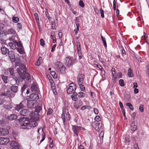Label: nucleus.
<instances>
[{
    "label": "nucleus",
    "instance_id": "50",
    "mask_svg": "<svg viewBox=\"0 0 149 149\" xmlns=\"http://www.w3.org/2000/svg\"><path fill=\"white\" fill-rule=\"evenodd\" d=\"M139 109L141 112L143 111V105H141L139 107Z\"/></svg>",
    "mask_w": 149,
    "mask_h": 149
},
{
    "label": "nucleus",
    "instance_id": "9",
    "mask_svg": "<svg viewBox=\"0 0 149 149\" xmlns=\"http://www.w3.org/2000/svg\"><path fill=\"white\" fill-rule=\"evenodd\" d=\"M81 128V127L80 126H72V129L74 134L76 136H78V134L77 132Z\"/></svg>",
    "mask_w": 149,
    "mask_h": 149
},
{
    "label": "nucleus",
    "instance_id": "44",
    "mask_svg": "<svg viewBox=\"0 0 149 149\" xmlns=\"http://www.w3.org/2000/svg\"><path fill=\"white\" fill-rule=\"evenodd\" d=\"M83 84H79L80 86V88L81 89V90L82 91H84L85 90V88L84 86L82 85Z\"/></svg>",
    "mask_w": 149,
    "mask_h": 149
},
{
    "label": "nucleus",
    "instance_id": "23",
    "mask_svg": "<svg viewBox=\"0 0 149 149\" xmlns=\"http://www.w3.org/2000/svg\"><path fill=\"white\" fill-rule=\"evenodd\" d=\"M31 88L33 92H36L38 89L37 86L34 84H32Z\"/></svg>",
    "mask_w": 149,
    "mask_h": 149
},
{
    "label": "nucleus",
    "instance_id": "46",
    "mask_svg": "<svg viewBox=\"0 0 149 149\" xmlns=\"http://www.w3.org/2000/svg\"><path fill=\"white\" fill-rule=\"evenodd\" d=\"M79 5L81 7H84V4L82 0H80L79 1Z\"/></svg>",
    "mask_w": 149,
    "mask_h": 149
},
{
    "label": "nucleus",
    "instance_id": "14",
    "mask_svg": "<svg viewBox=\"0 0 149 149\" xmlns=\"http://www.w3.org/2000/svg\"><path fill=\"white\" fill-rule=\"evenodd\" d=\"M75 89V86H70L69 88L67 90V92L68 94H71Z\"/></svg>",
    "mask_w": 149,
    "mask_h": 149
},
{
    "label": "nucleus",
    "instance_id": "41",
    "mask_svg": "<svg viewBox=\"0 0 149 149\" xmlns=\"http://www.w3.org/2000/svg\"><path fill=\"white\" fill-rule=\"evenodd\" d=\"M100 11L101 13V16L102 18L104 17V11L102 9H100Z\"/></svg>",
    "mask_w": 149,
    "mask_h": 149
},
{
    "label": "nucleus",
    "instance_id": "38",
    "mask_svg": "<svg viewBox=\"0 0 149 149\" xmlns=\"http://www.w3.org/2000/svg\"><path fill=\"white\" fill-rule=\"evenodd\" d=\"M50 73L53 76V77L54 78H57V76L56 74V72L54 71H52L50 72Z\"/></svg>",
    "mask_w": 149,
    "mask_h": 149
},
{
    "label": "nucleus",
    "instance_id": "35",
    "mask_svg": "<svg viewBox=\"0 0 149 149\" xmlns=\"http://www.w3.org/2000/svg\"><path fill=\"white\" fill-rule=\"evenodd\" d=\"M12 20L13 22L17 23L19 21V19L17 17H13L12 18Z\"/></svg>",
    "mask_w": 149,
    "mask_h": 149
},
{
    "label": "nucleus",
    "instance_id": "13",
    "mask_svg": "<svg viewBox=\"0 0 149 149\" xmlns=\"http://www.w3.org/2000/svg\"><path fill=\"white\" fill-rule=\"evenodd\" d=\"M8 55L11 61H14L15 59V56L14 53L12 51H8Z\"/></svg>",
    "mask_w": 149,
    "mask_h": 149
},
{
    "label": "nucleus",
    "instance_id": "36",
    "mask_svg": "<svg viewBox=\"0 0 149 149\" xmlns=\"http://www.w3.org/2000/svg\"><path fill=\"white\" fill-rule=\"evenodd\" d=\"M17 72L21 78H24L23 74H22V73L20 70L19 69L17 70Z\"/></svg>",
    "mask_w": 149,
    "mask_h": 149
},
{
    "label": "nucleus",
    "instance_id": "47",
    "mask_svg": "<svg viewBox=\"0 0 149 149\" xmlns=\"http://www.w3.org/2000/svg\"><path fill=\"white\" fill-rule=\"evenodd\" d=\"M53 91L55 95H56L57 94L56 90V89L55 87V86H52V87Z\"/></svg>",
    "mask_w": 149,
    "mask_h": 149
},
{
    "label": "nucleus",
    "instance_id": "60",
    "mask_svg": "<svg viewBox=\"0 0 149 149\" xmlns=\"http://www.w3.org/2000/svg\"><path fill=\"white\" fill-rule=\"evenodd\" d=\"M3 34V31L1 29H0V36H2Z\"/></svg>",
    "mask_w": 149,
    "mask_h": 149
},
{
    "label": "nucleus",
    "instance_id": "54",
    "mask_svg": "<svg viewBox=\"0 0 149 149\" xmlns=\"http://www.w3.org/2000/svg\"><path fill=\"white\" fill-rule=\"evenodd\" d=\"M13 78L15 81L16 83L18 81V83H19V81H18V79L17 77H14Z\"/></svg>",
    "mask_w": 149,
    "mask_h": 149
},
{
    "label": "nucleus",
    "instance_id": "45",
    "mask_svg": "<svg viewBox=\"0 0 149 149\" xmlns=\"http://www.w3.org/2000/svg\"><path fill=\"white\" fill-rule=\"evenodd\" d=\"M40 44L42 46L44 47L45 45V42L44 40L43 39H41L40 40Z\"/></svg>",
    "mask_w": 149,
    "mask_h": 149
},
{
    "label": "nucleus",
    "instance_id": "24",
    "mask_svg": "<svg viewBox=\"0 0 149 149\" xmlns=\"http://www.w3.org/2000/svg\"><path fill=\"white\" fill-rule=\"evenodd\" d=\"M77 52L78 56L79 57V59H81L82 58V56L81 48H79L77 49Z\"/></svg>",
    "mask_w": 149,
    "mask_h": 149
},
{
    "label": "nucleus",
    "instance_id": "61",
    "mask_svg": "<svg viewBox=\"0 0 149 149\" xmlns=\"http://www.w3.org/2000/svg\"><path fill=\"white\" fill-rule=\"evenodd\" d=\"M45 134H44L43 135V137L42 139L40 141V143L42 142V141H43L45 139Z\"/></svg>",
    "mask_w": 149,
    "mask_h": 149
},
{
    "label": "nucleus",
    "instance_id": "55",
    "mask_svg": "<svg viewBox=\"0 0 149 149\" xmlns=\"http://www.w3.org/2000/svg\"><path fill=\"white\" fill-rule=\"evenodd\" d=\"M56 46V44H54L53 45L52 47V48L51 51V52H53L55 50V48Z\"/></svg>",
    "mask_w": 149,
    "mask_h": 149
},
{
    "label": "nucleus",
    "instance_id": "37",
    "mask_svg": "<svg viewBox=\"0 0 149 149\" xmlns=\"http://www.w3.org/2000/svg\"><path fill=\"white\" fill-rule=\"evenodd\" d=\"M78 96L80 98L84 97L85 96V94L83 92H80L78 94Z\"/></svg>",
    "mask_w": 149,
    "mask_h": 149
},
{
    "label": "nucleus",
    "instance_id": "33",
    "mask_svg": "<svg viewBox=\"0 0 149 149\" xmlns=\"http://www.w3.org/2000/svg\"><path fill=\"white\" fill-rule=\"evenodd\" d=\"M34 16L37 24H39V19L38 14L37 13H35L34 14Z\"/></svg>",
    "mask_w": 149,
    "mask_h": 149
},
{
    "label": "nucleus",
    "instance_id": "22",
    "mask_svg": "<svg viewBox=\"0 0 149 149\" xmlns=\"http://www.w3.org/2000/svg\"><path fill=\"white\" fill-rule=\"evenodd\" d=\"M1 77L4 83L6 84L8 82V77L7 76L2 74L1 76Z\"/></svg>",
    "mask_w": 149,
    "mask_h": 149
},
{
    "label": "nucleus",
    "instance_id": "20",
    "mask_svg": "<svg viewBox=\"0 0 149 149\" xmlns=\"http://www.w3.org/2000/svg\"><path fill=\"white\" fill-rule=\"evenodd\" d=\"M17 116L16 114H11L8 117V119L10 120H15L17 119Z\"/></svg>",
    "mask_w": 149,
    "mask_h": 149
},
{
    "label": "nucleus",
    "instance_id": "6",
    "mask_svg": "<svg viewBox=\"0 0 149 149\" xmlns=\"http://www.w3.org/2000/svg\"><path fill=\"white\" fill-rule=\"evenodd\" d=\"M10 146L12 147L11 149H19V144L15 141H13L11 142Z\"/></svg>",
    "mask_w": 149,
    "mask_h": 149
},
{
    "label": "nucleus",
    "instance_id": "31",
    "mask_svg": "<svg viewBox=\"0 0 149 149\" xmlns=\"http://www.w3.org/2000/svg\"><path fill=\"white\" fill-rule=\"evenodd\" d=\"M120 49L121 50V54L123 57H124V56L126 55V52L123 47H120Z\"/></svg>",
    "mask_w": 149,
    "mask_h": 149
},
{
    "label": "nucleus",
    "instance_id": "2",
    "mask_svg": "<svg viewBox=\"0 0 149 149\" xmlns=\"http://www.w3.org/2000/svg\"><path fill=\"white\" fill-rule=\"evenodd\" d=\"M29 118H22V121L20 122V125L22 126H26L29 125Z\"/></svg>",
    "mask_w": 149,
    "mask_h": 149
},
{
    "label": "nucleus",
    "instance_id": "34",
    "mask_svg": "<svg viewBox=\"0 0 149 149\" xmlns=\"http://www.w3.org/2000/svg\"><path fill=\"white\" fill-rule=\"evenodd\" d=\"M126 105L127 106L129 107L132 111L134 109L133 106L130 103H127L126 104Z\"/></svg>",
    "mask_w": 149,
    "mask_h": 149
},
{
    "label": "nucleus",
    "instance_id": "29",
    "mask_svg": "<svg viewBox=\"0 0 149 149\" xmlns=\"http://www.w3.org/2000/svg\"><path fill=\"white\" fill-rule=\"evenodd\" d=\"M8 34H14L15 32V31L12 29H8L7 31Z\"/></svg>",
    "mask_w": 149,
    "mask_h": 149
},
{
    "label": "nucleus",
    "instance_id": "5",
    "mask_svg": "<svg viewBox=\"0 0 149 149\" xmlns=\"http://www.w3.org/2000/svg\"><path fill=\"white\" fill-rule=\"evenodd\" d=\"M84 76L82 74H79L77 77V81L79 84H83Z\"/></svg>",
    "mask_w": 149,
    "mask_h": 149
},
{
    "label": "nucleus",
    "instance_id": "7",
    "mask_svg": "<svg viewBox=\"0 0 149 149\" xmlns=\"http://www.w3.org/2000/svg\"><path fill=\"white\" fill-rule=\"evenodd\" d=\"M24 103V102L23 101L21 102L19 104H17L15 107V109L17 111H18L20 109H23L24 107V104H23Z\"/></svg>",
    "mask_w": 149,
    "mask_h": 149
},
{
    "label": "nucleus",
    "instance_id": "48",
    "mask_svg": "<svg viewBox=\"0 0 149 149\" xmlns=\"http://www.w3.org/2000/svg\"><path fill=\"white\" fill-rule=\"evenodd\" d=\"M119 105L120 106V107L122 109V112H123V111H125L124 109H123V104L121 102H119Z\"/></svg>",
    "mask_w": 149,
    "mask_h": 149
},
{
    "label": "nucleus",
    "instance_id": "52",
    "mask_svg": "<svg viewBox=\"0 0 149 149\" xmlns=\"http://www.w3.org/2000/svg\"><path fill=\"white\" fill-rule=\"evenodd\" d=\"M36 112H39L42 109V108L40 106H38L36 108Z\"/></svg>",
    "mask_w": 149,
    "mask_h": 149
},
{
    "label": "nucleus",
    "instance_id": "63",
    "mask_svg": "<svg viewBox=\"0 0 149 149\" xmlns=\"http://www.w3.org/2000/svg\"><path fill=\"white\" fill-rule=\"evenodd\" d=\"M133 84H134L133 87L134 88H136L137 87V84L136 83L134 82L133 83Z\"/></svg>",
    "mask_w": 149,
    "mask_h": 149
},
{
    "label": "nucleus",
    "instance_id": "4",
    "mask_svg": "<svg viewBox=\"0 0 149 149\" xmlns=\"http://www.w3.org/2000/svg\"><path fill=\"white\" fill-rule=\"evenodd\" d=\"M9 141L8 138L0 137V144L2 145H6Z\"/></svg>",
    "mask_w": 149,
    "mask_h": 149
},
{
    "label": "nucleus",
    "instance_id": "40",
    "mask_svg": "<svg viewBox=\"0 0 149 149\" xmlns=\"http://www.w3.org/2000/svg\"><path fill=\"white\" fill-rule=\"evenodd\" d=\"M136 115V113L135 112H133L132 115H131V121L132 122V119L134 120V117Z\"/></svg>",
    "mask_w": 149,
    "mask_h": 149
},
{
    "label": "nucleus",
    "instance_id": "59",
    "mask_svg": "<svg viewBox=\"0 0 149 149\" xmlns=\"http://www.w3.org/2000/svg\"><path fill=\"white\" fill-rule=\"evenodd\" d=\"M59 37L60 38H61L62 36V33L61 32H59L58 33Z\"/></svg>",
    "mask_w": 149,
    "mask_h": 149
},
{
    "label": "nucleus",
    "instance_id": "17",
    "mask_svg": "<svg viewBox=\"0 0 149 149\" xmlns=\"http://www.w3.org/2000/svg\"><path fill=\"white\" fill-rule=\"evenodd\" d=\"M65 64L68 66H70L72 64V61L68 57H67L65 58Z\"/></svg>",
    "mask_w": 149,
    "mask_h": 149
},
{
    "label": "nucleus",
    "instance_id": "26",
    "mask_svg": "<svg viewBox=\"0 0 149 149\" xmlns=\"http://www.w3.org/2000/svg\"><path fill=\"white\" fill-rule=\"evenodd\" d=\"M8 45L12 49H14L16 48V45L13 42H9Z\"/></svg>",
    "mask_w": 149,
    "mask_h": 149
},
{
    "label": "nucleus",
    "instance_id": "64",
    "mask_svg": "<svg viewBox=\"0 0 149 149\" xmlns=\"http://www.w3.org/2000/svg\"><path fill=\"white\" fill-rule=\"evenodd\" d=\"M134 93L135 94L138 93V89L135 88L134 89Z\"/></svg>",
    "mask_w": 149,
    "mask_h": 149
},
{
    "label": "nucleus",
    "instance_id": "53",
    "mask_svg": "<svg viewBox=\"0 0 149 149\" xmlns=\"http://www.w3.org/2000/svg\"><path fill=\"white\" fill-rule=\"evenodd\" d=\"M51 36L52 37V38L53 39V42L54 43H55L56 42V38H55V37L54 36V35H51Z\"/></svg>",
    "mask_w": 149,
    "mask_h": 149
},
{
    "label": "nucleus",
    "instance_id": "21",
    "mask_svg": "<svg viewBox=\"0 0 149 149\" xmlns=\"http://www.w3.org/2000/svg\"><path fill=\"white\" fill-rule=\"evenodd\" d=\"M10 89L13 92L16 93L18 90V87L16 86H12L10 87Z\"/></svg>",
    "mask_w": 149,
    "mask_h": 149
},
{
    "label": "nucleus",
    "instance_id": "10",
    "mask_svg": "<svg viewBox=\"0 0 149 149\" xmlns=\"http://www.w3.org/2000/svg\"><path fill=\"white\" fill-rule=\"evenodd\" d=\"M63 65V64L60 62L56 61L55 63L56 69L57 71L59 72V69Z\"/></svg>",
    "mask_w": 149,
    "mask_h": 149
},
{
    "label": "nucleus",
    "instance_id": "49",
    "mask_svg": "<svg viewBox=\"0 0 149 149\" xmlns=\"http://www.w3.org/2000/svg\"><path fill=\"white\" fill-rule=\"evenodd\" d=\"M12 93V92L10 91H7L5 95L6 96H9L10 95H11Z\"/></svg>",
    "mask_w": 149,
    "mask_h": 149
},
{
    "label": "nucleus",
    "instance_id": "19",
    "mask_svg": "<svg viewBox=\"0 0 149 149\" xmlns=\"http://www.w3.org/2000/svg\"><path fill=\"white\" fill-rule=\"evenodd\" d=\"M24 78H21L23 79H25L27 80H29L30 78V76L29 73L27 72H25L23 74Z\"/></svg>",
    "mask_w": 149,
    "mask_h": 149
},
{
    "label": "nucleus",
    "instance_id": "43",
    "mask_svg": "<svg viewBox=\"0 0 149 149\" xmlns=\"http://www.w3.org/2000/svg\"><path fill=\"white\" fill-rule=\"evenodd\" d=\"M42 58L41 57H40L38 58L37 62V65L38 66H39L40 64V61L42 60Z\"/></svg>",
    "mask_w": 149,
    "mask_h": 149
},
{
    "label": "nucleus",
    "instance_id": "28",
    "mask_svg": "<svg viewBox=\"0 0 149 149\" xmlns=\"http://www.w3.org/2000/svg\"><path fill=\"white\" fill-rule=\"evenodd\" d=\"M19 70L23 71L24 72H25L26 70L25 67L23 64H22L20 65L19 66Z\"/></svg>",
    "mask_w": 149,
    "mask_h": 149
},
{
    "label": "nucleus",
    "instance_id": "15",
    "mask_svg": "<svg viewBox=\"0 0 149 149\" xmlns=\"http://www.w3.org/2000/svg\"><path fill=\"white\" fill-rule=\"evenodd\" d=\"M132 122L131 123V129L133 131H134L136 130L137 126L135 125V122H134V120L132 119Z\"/></svg>",
    "mask_w": 149,
    "mask_h": 149
},
{
    "label": "nucleus",
    "instance_id": "12",
    "mask_svg": "<svg viewBox=\"0 0 149 149\" xmlns=\"http://www.w3.org/2000/svg\"><path fill=\"white\" fill-rule=\"evenodd\" d=\"M30 98L32 99L36 100L39 99V97L37 94L33 93L30 95Z\"/></svg>",
    "mask_w": 149,
    "mask_h": 149
},
{
    "label": "nucleus",
    "instance_id": "1",
    "mask_svg": "<svg viewBox=\"0 0 149 149\" xmlns=\"http://www.w3.org/2000/svg\"><path fill=\"white\" fill-rule=\"evenodd\" d=\"M39 114L38 112H31L29 116L30 120H37L39 119Z\"/></svg>",
    "mask_w": 149,
    "mask_h": 149
},
{
    "label": "nucleus",
    "instance_id": "42",
    "mask_svg": "<svg viewBox=\"0 0 149 149\" xmlns=\"http://www.w3.org/2000/svg\"><path fill=\"white\" fill-rule=\"evenodd\" d=\"M101 118L99 116H96L95 118V121L99 122L100 121Z\"/></svg>",
    "mask_w": 149,
    "mask_h": 149
},
{
    "label": "nucleus",
    "instance_id": "8",
    "mask_svg": "<svg viewBox=\"0 0 149 149\" xmlns=\"http://www.w3.org/2000/svg\"><path fill=\"white\" fill-rule=\"evenodd\" d=\"M92 125L95 130H98L100 126V122L95 121L92 123Z\"/></svg>",
    "mask_w": 149,
    "mask_h": 149
},
{
    "label": "nucleus",
    "instance_id": "57",
    "mask_svg": "<svg viewBox=\"0 0 149 149\" xmlns=\"http://www.w3.org/2000/svg\"><path fill=\"white\" fill-rule=\"evenodd\" d=\"M22 25L21 24H20V23H18L17 24V27L19 29H21L22 28Z\"/></svg>",
    "mask_w": 149,
    "mask_h": 149
},
{
    "label": "nucleus",
    "instance_id": "62",
    "mask_svg": "<svg viewBox=\"0 0 149 149\" xmlns=\"http://www.w3.org/2000/svg\"><path fill=\"white\" fill-rule=\"evenodd\" d=\"M102 41H103L104 46L105 47H107V43H106V41L105 40H104Z\"/></svg>",
    "mask_w": 149,
    "mask_h": 149
},
{
    "label": "nucleus",
    "instance_id": "56",
    "mask_svg": "<svg viewBox=\"0 0 149 149\" xmlns=\"http://www.w3.org/2000/svg\"><path fill=\"white\" fill-rule=\"evenodd\" d=\"M146 73L147 75L149 77V66L147 67Z\"/></svg>",
    "mask_w": 149,
    "mask_h": 149
},
{
    "label": "nucleus",
    "instance_id": "25",
    "mask_svg": "<svg viewBox=\"0 0 149 149\" xmlns=\"http://www.w3.org/2000/svg\"><path fill=\"white\" fill-rule=\"evenodd\" d=\"M65 66L63 65L59 69V72H60L62 73H64L65 72Z\"/></svg>",
    "mask_w": 149,
    "mask_h": 149
},
{
    "label": "nucleus",
    "instance_id": "11",
    "mask_svg": "<svg viewBox=\"0 0 149 149\" xmlns=\"http://www.w3.org/2000/svg\"><path fill=\"white\" fill-rule=\"evenodd\" d=\"M30 120V121L29 120V126L30 127H34L37 125V123L36 122V120Z\"/></svg>",
    "mask_w": 149,
    "mask_h": 149
},
{
    "label": "nucleus",
    "instance_id": "27",
    "mask_svg": "<svg viewBox=\"0 0 149 149\" xmlns=\"http://www.w3.org/2000/svg\"><path fill=\"white\" fill-rule=\"evenodd\" d=\"M9 71L11 75L14 77L15 76V74L14 73L13 68L12 67L9 68Z\"/></svg>",
    "mask_w": 149,
    "mask_h": 149
},
{
    "label": "nucleus",
    "instance_id": "51",
    "mask_svg": "<svg viewBox=\"0 0 149 149\" xmlns=\"http://www.w3.org/2000/svg\"><path fill=\"white\" fill-rule=\"evenodd\" d=\"M5 108L6 109H10L12 108V107L9 105H6L4 106Z\"/></svg>",
    "mask_w": 149,
    "mask_h": 149
},
{
    "label": "nucleus",
    "instance_id": "58",
    "mask_svg": "<svg viewBox=\"0 0 149 149\" xmlns=\"http://www.w3.org/2000/svg\"><path fill=\"white\" fill-rule=\"evenodd\" d=\"M55 25V23L54 22H52V29H54Z\"/></svg>",
    "mask_w": 149,
    "mask_h": 149
},
{
    "label": "nucleus",
    "instance_id": "16",
    "mask_svg": "<svg viewBox=\"0 0 149 149\" xmlns=\"http://www.w3.org/2000/svg\"><path fill=\"white\" fill-rule=\"evenodd\" d=\"M92 108L90 106H89L88 105H85L82 107L81 109L82 110H84L86 109V111H92Z\"/></svg>",
    "mask_w": 149,
    "mask_h": 149
},
{
    "label": "nucleus",
    "instance_id": "3",
    "mask_svg": "<svg viewBox=\"0 0 149 149\" xmlns=\"http://www.w3.org/2000/svg\"><path fill=\"white\" fill-rule=\"evenodd\" d=\"M70 114L69 112H63L61 115L62 118L63 120V123L64 124L66 120V118L67 119H70Z\"/></svg>",
    "mask_w": 149,
    "mask_h": 149
},
{
    "label": "nucleus",
    "instance_id": "39",
    "mask_svg": "<svg viewBox=\"0 0 149 149\" xmlns=\"http://www.w3.org/2000/svg\"><path fill=\"white\" fill-rule=\"evenodd\" d=\"M119 83L120 85L122 86H124V83L123 80L122 79H120L119 80Z\"/></svg>",
    "mask_w": 149,
    "mask_h": 149
},
{
    "label": "nucleus",
    "instance_id": "32",
    "mask_svg": "<svg viewBox=\"0 0 149 149\" xmlns=\"http://www.w3.org/2000/svg\"><path fill=\"white\" fill-rule=\"evenodd\" d=\"M128 76L130 77H132L133 76V74L132 73V71L130 68L128 69Z\"/></svg>",
    "mask_w": 149,
    "mask_h": 149
},
{
    "label": "nucleus",
    "instance_id": "30",
    "mask_svg": "<svg viewBox=\"0 0 149 149\" xmlns=\"http://www.w3.org/2000/svg\"><path fill=\"white\" fill-rule=\"evenodd\" d=\"M77 93H74L71 96L72 99L74 101H76L77 100Z\"/></svg>",
    "mask_w": 149,
    "mask_h": 149
},
{
    "label": "nucleus",
    "instance_id": "18",
    "mask_svg": "<svg viewBox=\"0 0 149 149\" xmlns=\"http://www.w3.org/2000/svg\"><path fill=\"white\" fill-rule=\"evenodd\" d=\"M1 51L2 54H6L8 52V49L5 47H2L1 48Z\"/></svg>",
    "mask_w": 149,
    "mask_h": 149
}]
</instances>
